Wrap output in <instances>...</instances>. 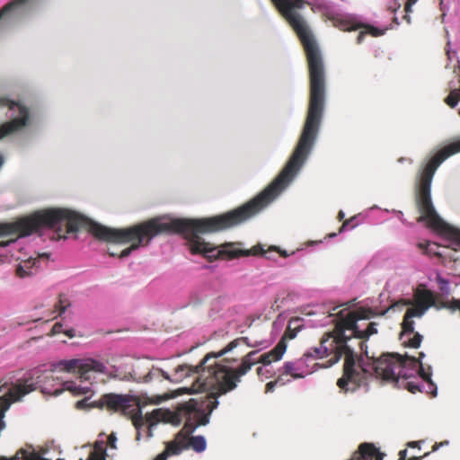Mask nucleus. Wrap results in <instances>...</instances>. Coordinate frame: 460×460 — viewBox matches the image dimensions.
<instances>
[{"label": "nucleus", "mask_w": 460, "mask_h": 460, "mask_svg": "<svg viewBox=\"0 0 460 460\" xmlns=\"http://www.w3.org/2000/svg\"><path fill=\"white\" fill-rule=\"evenodd\" d=\"M20 261L15 266V275L20 279H24L26 277H30L33 274V269H37L40 266V259L39 256H26L23 257L18 256L16 258Z\"/></svg>", "instance_id": "obj_14"}, {"label": "nucleus", "mask_w": 460, "mask_h": 460, "mask_svg": "<svg viewBox=\"0 0 460 460\" xmlns=\"http://www.w3.org/2000/svg\"><path fill=\"white\" fill-rule=\"evenodd\" d=\"M389 312L388 307L382 311L374 309L351 312L341 310L339 315L330 314L329 320L324 324L333 323L334 332L323 337L319 347L307 349L302 358L306 365L308 362L323 358L333 354L334 361L345 358L344 374L337 385L345 393L354 392L363 382L364 375L375 376L386 382L393 383L397 387H402L411 393L425 391L427 394L437 395L438 387L432 381L431 367L427 368L421 363L425 357L420 353L419 358L412 356L402 357L398 353H383L380 357H369L364 341L371 335L377 333V323L368 322L376 315H385Z\"/></svg>", "instance_id": "obj_2"}, {"label": "nucleus", "mask_w": 460, "mask_h": 460, "mask_svg": "<svg viewBox=\"0 0 460 460\" xmlns=\"http://www.w3.org/2000/svg\"><path fill=\"white\" fill-rule=\"evenodd\" d=\"M300 322V318H294L289 321L288 331L286 332V335L289 339H294L297 332L299 331V326H296V324Z\"/></svg>", "instance_id": "obj_23"}, {"label": "nucleus", "mask_w": 460, "mask_h": 460, "mask_svg": "<svg viewBox=\"0 0 460 460\" xmlns=\"http://www.w3.org/2000/svg\"><path fill=\"white\" fill-rule=\"evenodd\" d=\"M46 0H12L0 9V25L14 26L41 7ZM66 208H47L31 217L0 224V247H22L21 242L31 234L48 228L55 233L62 223Z\"/></svg>", "instance_id": "obj_3"}, {"label": "nucleus", "mask_w": 460, "mask_h": 460, "mask_svg": "<svg viewBox=\"0 0 460 460\" xmlns=\"http://www.w3.org/2000/svg\"><path fill=\"white\" fill-rule=\"evenodd\" d=\"M186 438V443L188 444L189 447H191L196 453H202L207 448V440L204 436L199 435V436H193L190 438V442H188L187 437Z\"/></svg>", "instance_id": "obj_20"}, {"label": "nucleus", "mask_w": 460, "mask_h": 460, "mask_svg": "<svg viewBox=\"0 0 460 460\" xmlns=\"http://www.w3.org/2000/svg\"><path fill=\"white\" fill-rule=\"evenodd\" d=\"M274 382H277V385H284L287 383L290 382V380H285L282 376H279Z\"/></svg>", "instance_id": "obj_33"}, {"label": "nucleus", "mask_w": 460, "mask_h": 460, "mask_svg": "<svg viewBox=\"0 0 460 460\" xmlns=\"http://www.w3.org/2000/svg\"><path fill=\"white\" fill-rule=\"evenodd\" d=\"M418 0H394V6H391L392 12H395L397 9H399L402 4H404V12L405 14L403 16V19L407 21L408 23L411 22V16L410 13L412 12V6L417 3Z\"/></svg>", "instance_id": "obj_18"}, {"label": "nucleus", "mask_w": 460, "mask_h": 460, "mask_svg": "<svg viewBox=\"0 0 460 460\" xmlns=\"http://www.w3.org/2000/svg\"><path fill=\"white\" fill-rule=\"evenodd\" d=\"M407 450H402L399 453V460H406Z\"/></svg>", "instance_id": "obj_35"}, {"label": "nucleus", "mask_w": 460, "mask_h": 460, "mask_svg": "<svg viewBox=\"0 0 460 460\" xmlns=\"http://www.w3.org/2000/svg\"><path fill=\"white\" fill-rule=\"evenodd\" d=\"M332 20L333 21V25L342 31H356L359 28H364V31H361L357 38V42L358 44L362 43L364 37L367 34H370L373 37H378L384 35L385 31H388L389 29L394 28L393 26H391L380 29L370 24L365 25L360 21L358 16L349 13L344 15L332 16Z\"/></svg>", "instance_id": "obj_10"}, {"label": "nucleus", "mask_w": 460, "mask_h": 460, "mask_svg": "<svg viewBox=\"0 0 460 460\" xmlns=\"http://www.w3.org/2000/svg\"><path fill=\"white\" fill-rule=\"evenodd\" d=\"M374 209H382V208L380 207H378L377 205H374L371 208L364 210L363 212H360V213L351 217L349 219H347L343 222V224L341 225V226L339 230V233L341 234V233L346 231L349 226L350 227V229H353L359 224H362L365 221V219L368 217L369 212Z\"/></svg>", "instance_id": "obj_16"}, {"label": "nucleus", "mask_w": 460, "mask_h": 460, "mask_svg": "<svg viewBox=\"0 0 460 460\" xmlns=\"http://www.w3.org/2000/svg\"><path fill=\"white\" fill-rule=\"evenodd\" d=\"M111 256H116L117 254H116V253H114V252H111Z\"/></svg>", "instance_id": "obj_45"}, {"label": "nucleus", "mask_w": 460, "mask_h": 460, "mask_svg": "<svg viewBox=\"0 0 460 460\" xmlns=\"http://www.w3.org/2000/svg\"><path fill=\"white\" fill-rule=\"evenodd\" d=\"M345 217V213L342 210H340L338 213V219L342 220Z\"/></svg>", "instance_id": "obj_36"}, {"label": "nucleus", "mask_w": 460, "mask_h": 460, "mask_svg": "<svg viewBox=\"0 0 460 460\" xmlns=\"http://www.w3.org/2000/svg\"><path fill=\"white\" fill-rule=\"evenodd\" d=\"M319 5L323 7V9L326 10L327 12H329L332 4L330 2L325 1V0H321V3L319 4Z\"/></svg>", "instance_id": "obj_32"}, {"label": "nucleus", "mask_w": 460, "mask_h": 460, "mask_svg": "<svg viewBox=\"0 0 460 460\" xmlns=\"http://www.w3.org/2000/svg\"><path fill=\"white\" fill-rule=\"evenodd\" d=\"M95 404H96V402H94L92 404L88 403V398H84L76 402V408L79 410H84V409H88V408L96 407Z\"/></svg>", "instance_id": "obj_25"}, {"label": "nucleus", "mask_w": 460, "mask_h": 460, "mask_svg": "<svg viewBox=\"0 0 460 460\" xmlns=\"http://www.w3.org/2000/svg\"><path fill=\"white\" fill-rule=\"evenodd\" d=\"M311 95L307 115L297 144L276 178L253 199L226 213L200 219L173 217L169 214L128 228H111L93 220V235L109 243L130 246L121 251L119 257L126 258L133 251L148 245L158 234L180 233L185 235L192 253L201 254L209 261L219 258L234 259L239 256L261 255L278 263V256L288 258L302 249L288 252L277 245L268 249L256 244L252 250L241 249L239 243L215 245L206 242L200 234L226 230L241 225L260 214L271 204L296 178L311 155L323 123L325 104V77H310Z\"/></svg>", "instance_id": "obj_1"}, {"label": "nucleus", "mask_w": 460, "mask_h": 460, "mask_svg": "<svg viewBox=\"0 0 460 460\" xmlns=\"http://www.w3.org/2000/svg\"><path fill=\"white\" fill-rule=\"evenodd\" d=\"M64 333L69 338L76 336V331L74 328L65 329Z\"/></svg>", "instance_id": "obj_29"}, {"label": "nucleus", "mask_w": 460, "mask_h": 460, "mask_svg": "<svg viewBox=\"0 0 460 460\" xmlns=\"http://www.w3.org/2000/svg\"><path fill=\"white\" fill-rule=\"evenodd\" d=\"M337 236V233H331L327 235L328 238H334Z\"/></svg>", "instance_id": "obj_41"}, {"label": "nucleus", "mask_w": 460, "mask_h": 460, "mask_svg": "<svg viewBox=\"0 0 460 460\" xmlns=\"http://www.w3.org/2000/svg\"><path fill=\"white\" fill-rule=\"evenodd\" d=\"M106 451L103 447L102 442H97L95 449L90 454V460H106Z\"/></svg>", "instance_id": "obj_21"}, {"label": "nucleus", "mask_w": 460, "mask_h": 460, "mask_svg": "<svg viewBox=\"0 0 460 460\" xmlns=\"http://www.w3.org/2000/svg\"><path fill=\"white\" fill-rule=\"evenodd\" d=\"M54 369H59L67 373L79 372L80 377L84 380H90L92 373H96L106 376L109 379L129 380L130 375L122 374L116 365L110 359L105 361L96 358H71L59 360L53 364Z\"/></svg>", "instance_id": "obj_9"}, {"label": "nucleus", "mask_w": 460, "mask_h": 460, "mask_svg": "<svg viewBox=\"0 0 460 460\" xmlns=\"http://www.w3.org/2000/svg\"><path fill=\"white\" fill-rule=\"evenodd\" d=\"M318 366L319 364L314 363L311 369H306L308 365H306L304 358H301L296 363L292 361L285 362L283 366V373L290 375L294 379L304 378L307 375L314 373L317 369Z\"/></svg>", "instance_id": "obj_13"}, {"label": "nucleus", "mask_w": 460, "mask_h": 460, "mask_svg": "<svg viewBox=\"0 0 460 460\" xmlns=\"http://www.w3.org/2000/svg\"><path fill=\"white\" fill-rule=\"evenodd\" d=\"M277 382L271 381L266 385V393H272L275 390Z\"/></svg>", "instance_id": "obj_30"}, {"label": "nucleus", "mask_w": 460, "mask_h": 460, "mask_svg": "<svg viewBox=\"0 0 460 460\" xmlns=\"http://www.w3.org/2000/svg\"><path fill=\"white\" fill-rule=\"evenodd\" d=\"M320 243H323V241H309L307 243V245L308 246H313V245H315V244Z\"/></svg>", "instance_id": "obj_37"}, {"label": "nucleus", "mask_w": 460, "mask_h": 460, "mask_svg": "<svg viewBox=\"0 0 460 460\" xmlns=\"http://www.w3.org/2000/svg\"><path fill=\"white\" fill-rule=\"evenodd\" d=\"M95 406L97 408L106 407L108 410L114 411H127L130 407V396L120 394H106L98 401Z\"/></svg>", "instance_id": "obj_11"}, {"label": "nucleus", "mask_w": 460, "mask_h": 460, "mask_svg": "<svg viewBox=\"0 0 460 460\" xmlns=\"http://www.w3.org/2000/svg\"><path fill=\"white\" fill-rule=\"evenodd\" d=\"M429 455V453H426V454H425L423 456H421V457H416V456H415V457H412V458H411V459H410V460H420L421 458L426 457V456H428Z\"/></svg>", "instance_id": "obj_39"}, {"label": "nucleus", "mask_w": 460, "mask_h": 460, "mask_svg": "<svg viewBox=\"0 0 460 460\" xmlns=\"http://www.w3.org/2000/svg\"><path fill=\"white\" fill-rule=\"evenodd\" d=\"M382 210H383V211H385V212H387V213H388V212H390V210H389V209H387V208H384V209H382ZM391 212H392V213H394V215H396V216H397V217H398L402 222H404V221H405V219L403 218V214H402V211H400V210H396V209H392V210H391Z\"/></svg>", "instance_id": "obj_27"}, {"label": "nucleus", "mask_w": 460, "mask_h": 460, "mask_svg": "<svg viewBox=\"0 0 460 460\" xmlns=\"http://www.w3.org/2000/svg\"><path fill=\"white\" fill-rule=\"evenodd\" d=\"M0 108H6L9 121L0 125V140L22 141L30 137L39 126L37 113L8 96H0Z\"/></svg>", "instance_id": "obj_7"}, {"label": "nucleus", "mask_w": 460, "mask_h": 460, "mask_svg": "<svg viewBox=\"0 0 460 460\" xmlns=\"http://www.w3.org/2000/svg\"><path fill=\"white\" fill-rule=\"evenodd\" d=\"M4 162V156L0 154V168L3 166Z\"/></svg>", "instance_id": "obj_40"}, {"label": "nucleus", "mask_w": 460, "mask_h": 460, "mask_svg": "<svg viewBox=\"0 0 460 460\" xmlns=\"http://www.w3.org/2000/svg\"><path fill=\"white\" fill-rule=\"evenodd\" d=\"M187 409H202L206 412L208 411V408L206 407V404L204 406H199L197 404H184L181 410V415L174 413L169 409L164 408L155 409L153 411L147 412L145 415H143L141 410H139L132 419L133 425L137 430L136 440H141L142 430L144 428H146V439H150L154 436V429L160 422L172 423L174 426H179L182 418L185 419L183 429L190 434L193 433L194 431H190V427L187 426L188 420L187 415L185 414Z\"/></svg>", "instance_id": "obj_8"}, {"label": "nucleus", "mask_w": 460, "mask_h": 460, "mask_svg": "<svg viewBox=\"0 0 460 460\" xmlns=\"http://www.w3.org/2000/svg\"><path fill=\"white\" fill-rule=\"evenodd\" d=\"M245 342L248 347H261V348H267L269 346L268 341H256L255 343H251L249 341V338L247 337H241L238 339H235L229 342L226 347H224L221 350L217 352H209L208 353L203 359L199 362L197 366H190V365H180L178 366L174 373L172 375H169L164 370L159 368V367H152L149 369L148 373L145 376L137 375L136 372L132 371H127L126 368L123 366H117V367L120 368V372L122 374H128L132 376L129 380H124L125 382H137V383H150L153 381H162L163 379L168 380L172 383H180L181 382L185 377L188 376H194V381L190 387H188L190 394H198L202 392H207L208 389L199 388L198 385L199 381V377L201 376V373H203V365L207 364L210 359L212 358H218L223 357L224 355L233 351L237 346L240 344V342Z\"/></svg>", "instance_id": "obj_6"}, {"label": "nucleus", "mask_w": 460, "mask_h": 460, "mask_svg": "<svg viewBox=\"0 0 460 460\" xmlns=\"http://www.w3.org/2000/svg\"><path fill=\"white\" fill-rule=\"evenodd\" d=\"M447 54L449 60L453 59V55L456 56V52L451 53L449 50L447 51Z\"/></svg>", "instance_id": "obj_38"}, {"label": "nucleus", "mask_w": 460, "mask_h": 460, "mask_svg": "<svg viewBox=\"0 0 460 460\" xmlns=\"http://www.w3.org/2000/svg\"><path fill=\"white\" fill-rule=\"evenodd\" d=\"M189 446L186 443V438L182 430L179 431L174 440L167 442L165 449L157 455L154 460H167L170 456H178L184 449H188Z\"/></svg>", "instance_id": "obj_12"}, {"label": "nucleus", "mask_w": 460, "mask_h": 460, "mask_svg": "<svg viewBox=\"0 0 460 460\" xmlns=\"http://www.w3.org/2000/svg\"><path fill=\"white\" fill-rule=\"evenodd\" d=\"M262 370H263V367H260L257 368V373L258 375H261L262 374Z\"/></svg>", "instance_id": "obj_42"}, {"label": "nucleus", "mask_w": 460, "mask_h": 460, "mask_svg": "<svg viewBox=\"0 0 460 460\" xmlns=\"http://www.w3.org/2000/svg\"><path fill=\"white\" fill-rule=\"evenodd\" d=\"M403 307H407V310L402 323V332L400 339L411 348H419L422 341V335L414 332L413 318H421L429 308H435L437 311L447 309L451 313L460 312V299L452 297L439 301L434 291L424 288L416 290L412 299L395 302L388 309L389 311H401Z\"/></svg>", "instance_id": "obj_5"}, {"label": "nucleus", "mask_w": 460, "mask_h": 460, "mask_svg": "<svg viewBox=\"0 0 460 460\" xmlns=\"http://www.w3.org/2000/svg\"><path fill=\"white\" fill-rule=\"evenodd\" d=\"M406 160V158L404 157H402L398 160L399 163H404V161Z\"/></svg>", "instance_id": "obj_44"}, {"label": "nucleus", "mask_w": 460, "mask_h": 460, "mask_svg": "<svg viewBox=\"0 0 460 460\" xmlns=\"http://www.w3.org/2000/svg\"><path fill=\"white\" fill-rule=\"evenodd\" d=\"M394 22L396 25H399V22H398V18H397V17H394Z\"/></svg>", "instance_id": "obj_43"}, {"label": "nucleus", "mask_w": 460, "mask_h": 460, "mask_svg": "<svg viewBox=\"0 0 460 460\" xmlns=\"http://www.w3.org/2000/svg\"><path fill=\"white\" fill-rule=\"evenodd\" d=\"M435 280L438 285V289L441 296V297H438V296L434 292L437 298L439 301L449 299L448 296L451 294L450 281L444 278L439 272H437Z\"/></svg>", "instance_id": "obj_17"}, {"label": "nucleus", "mask_w": 460, "mask_h": 460, "mask_svg": "<svg viewBox=\"0 0 460 460\" xmlns=\"http://www.w3.org/2000/svg\"><path fill=\"white\" fill-rule=\"evenodd\" d=\"M448 445H449V441L448 440H444V441L439 442V443H435L433 447H432V451L433 452L438 451L440 447H446V446H448Z\"/></svg>", "instance_id": "obj_28"}, {"label": "nucleus", "mask_w": 460, "mask_h": 460, "mask_svg": "<svg viewBox=\"0 0 460 460\" xmlns=\"http://www.w3.org/2000/svg\"><path fill=\"white\" fill-rule=\"evenodd\" d=\"M64 329H63V324L61 323H56L53 327H52V332L53 334H56V333H60V332H63L64 333Z\"/></svg>", "instance_id": "obj_26"}, {"label": "nucleus", "mask_w": 460, "mask_h": 460, "mask_svg": "<svg viewBox=\"0 0 460 460\" xmlns=\"http://www.w3.org/2000/svg\"><path fill=\"white\" fill-rule=\"evenodd\" d=\"M71 303L68 301L66 296H60L58 301L56 303L55 307L58 312V315L61 316L68 307H70Z\"/></svg>", "instance_id": "obj_22"}, {"label": "nucleus", "mask_w": 460, "mask_h": 460, "mask_svg": "<svg viewBox=\"0 0 460 460\" xmlns=\"http://www.w3.org/2000/svg\"><path fill=\"white\" fill-rule=\"evenodd\" d=\"M259 350H252L244 356L237 368L231 364L237 362V358H225L222 362L203 365V373L199 377L198 389H208V401L206 407L208 411L202 409H187V426L190 431H195L200 425L209 423L210 415L219 404L218 397L234 391L241 382L242 376L246 375L252 367L258 363L254 356Z\"/></svg>", "instance_id": "obj_4"}, {"label": "nucleus", "mask_w": 460, "mask_h": 460, "mask_svg": "<svg viewBox=\"0 0 460 460\" xmlns=\"http://www.w3.org/2000/svg\"><path fill=\"white\" fill-rule=\"evenodd\" d=\"M108 440H109L110 447L112 448H116L117 438L115 437V435L114 434L110 435L108 438Z\"/></svg>", "instance_id": "obj_31"}, {"label": "nucleus", "mask_w": 460, "mask_h": 460, "mask_svg": "<svg viewBox=\"0 0 460 460\" xmlns=\"http://www.w3.org/2000/svg\"><path fill=\"white\" fill-rule=\"evenodd\" d=\"M64 390L70 391L73 394L75 395H83L86 394L91 391L90 386L82 385L81 384H76L74 381H66L63 384Z\"/></svg>", "instance_id": "obj_19"}, {"label": "nucleus", "mask_w": 460, "mask_h": 460, "mask_svg": "<svg viewBox=\"0 0 460 460\" xmlns=\"http://www.w3.org/2000/svg\"><path fill=\"white\" fill-rule=\"evenodd\" d=\"M419 246L420 249L424 250V252L426 253H429V254H435V255H438V256H441V253H439L438 252H437L435 250V248H438V244L436 243H427L425 244L423 243H419Z\"/></svg>", "instance_id": "obj_24"}, {"label": "nucleus", "mask_w": 460, "mask_h": 460, "mask_svg": "<svg viewBox=\"0 0 460 460\" xmlns=\"http://www.w3.org/2000/svg\"><path fill=\"white\" fill-rule=\"evenodd\" d=\"M420 443L421 441H411L407 444V446L411 448L418 447L419 449H420Z\"/></svg>", "instance_id": "obj_34"}, {"label": "nucleus", "mask_w": 460, "mask_h": 460, "mask_svg": "<svg viewBox=\"0 0 460 460\" xmlns=\"http://www.w3.org/2000/svg\"><path fill=\"white\" fill-rule=\"evenodd\" d=\"M286 337H283L276 345V347L270 352L264 353L258 359V363H261L263 366H269L271 364L272 359L279 360L287 350Z\"/></svg>", "instance_id": "obj_15"}]
</instances>
